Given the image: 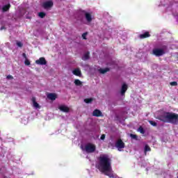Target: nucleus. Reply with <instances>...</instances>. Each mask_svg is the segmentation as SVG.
Returning a JSON list of instances; mask_svg holds the SVG:
<instances>
[{
	"label": "nucleus",
	"mask_w": 178,
	"mask_h": 178,
	"mask_svg": "<svg viewBox=\"0 0 178 178\" xmlns=\"http://www.w3.org/2000/svg\"><path fill=\"white\" fill-rule=\"evenodd\" d=\"M74 84H75V86H82L83 82H81V81H80L79 79H75Z\"/></svg>",
	"instance_id": "20"
},
{
	"label": "nucleus",
	"mask_w": 178,
	"mask_h": 178,
	"mask_svg": "<svg viewBox=\"0 0 178 178\" xmlns=\"http://www.w3.org/2000/svg\"><path fill=\"white\" fill-rule=\"evenodd\" d=\"M42 6L44 9H49L54 6V2L52 1H48L43 3Z\"/></svg>",
	"instance_id": "6"
},
{
	"label": "nucleus",
	"mask_w": 178,
	"mask_h": 178,
	"mask_svg": "<svg viewBox=\"0 0 178 178\" xmlns=\"http://www.w3.org/2000/svg\"><path fill=\"white\" fill-rule=\"evenodd\" d=\"M153 55H155V56H162L163 55H165V50L163 49H154L152 50Z\"/></svg>",
	"instance_id": "4"
},
{
	"label": "nucleus",
	"mask_w": 178,
	"mask_h": 178,
	"mask_svg": "<svg viewBox=\"0 0 178 178\" xmlns=\"http://www.w3.org/2000/svg\"><path fill=\"white\" fill-rule=\"evenodd\" d=\"M83 60H88L90 59V52H86L82 57Z\"/></svg>",
	"instance_id": "17"
},
{
	"label": "nucleus",
	"mask_w": 178,
	"mask_h": 178,
	"mask_svg": "<svg viewBox=\"0 0 178 178\" xmlns=\"http://www.w3.org/2000/svg\"><path fill=\"white\" fill-rule=\"evenodd\" d=\"M92 101H94V99L92 98L84 99V102H86V104H91Z\"/></svg>",
	"instance_id": "21"
},
{
	"label": "nucleus",
	"mask_w": 178,
	"mask_h": 178,
	"mask_svg": "<svg viewBox=\"0 0 178 178\" xmlns=\"http://www.w3.org/2000/svg\"><path fill=\"white\" fill-rule=\"evenodd\" d=\"M32 102L35 108H40V104L35 102V97L32 98Z\"/></svg>",
	"instance_id": "19"
},
{
	"label": "nucleus",
	"mask_w": 178,
	"mask_h": 178,
	"mask_svg": "<svg viewBox=\"0 0 178 178\" xmlns=\"http://www.w3.org/2000/svg\"><path fill=\"white\" fill-rule=\"evenodd\" d=\"M6 79H7L8 80H13V76H12V75H8V76H6Z\"/></svg>",
	"instance_id": "29"
},
{
	"label": "nucleus",
	"mask_w": 178,
	"mask_h": 178,
	"mask_svg": "<svg viewBox=\"0 0 178 178\" xmlns=\"http://www.w3.org/2000/svg\"><path fill=\"white\" fill-rule=\"evenodd\" d=\"M101 140H105V134H102L100 137Z\"/></svg>",
	"instance_id": "32"
},
{
	"label": "nucleus",
	"mask_w": 178,
	"mask_h": 178,
	"mask_svg": "<svg viewBox=\"0 0 178 178\" xmlns=\"http://www.w3.org/2000/svg\"><path fill=\"white\" fill-rule=\"evenodd\" d=\"M58 109L61 111V112H65V113H67L70 111V108L65 105H61L58 106Z\"/></svg>",
	"instance_id": "8"
},
{
	"label": "nucleus",
	"mask_w": 178,
	"mask_h": 178,
	"mask_svg": "<svg viewBox=\"0 0 178 178\" xmlns=\"http://www.w3.org/2000/svg\"><path fill=\"white\" fill-rule=\"evenodd\" d=\"M177 178H178V175H177Z\"/></svg>",
	"instance_id": "34"
},
{
	"label": "nucleus",
	"mask_w": 178,
	"mask_h": 178,
	"mask_svg": "<svg viewBox=\"0 0 178 178\" xmlns=\"http://www.w3.org/2000/svg\"><path fill=\"white\" fill-rule=\"evenodd\" d=\"M99 164L97 168L100 172L110 178H113L112 173V163L111 158L107 154H102L99 158Z\"/></svg>",
	"instance_id": "1"
},
{
	"label": "nucleus",
	"mask_w": 178,
	"mask_h": 178,
	"mask_svg": "<svg viewBox=\"0 0 178 178\" xmlns=\"http://www.w3.org/2000/svg\"><path fill=\"white\" fill-rule=\"evenodd\" d=\"M46 15L47 14H45V13H44V12H40V13H38V16L41 19H44V17H45Z\"/></svg>",
	"instance_id": "23"
},
{
	"label": "nucleus",
	"mask_w": 178,
	"mask_h": 178,
	"mask_svg": "<svg viewBox=\"0 0 178 178\" xmlns=\"http://www.w3.org/2000/svg\"><path fill=\"white\" fill-rule=\"evenodd\" d=\"M85 18L88 23H91L92 22V16L89 13H85Z\"/></svg>",
	"instance_id": "10"
},
{
	"label": "nucleus",
	"mask_w": 178,
	"mask_h": 178,
	"mask_svg": "<svg viewBox=\"0 0 178 178\" xmlns=\"http://www.w3.org/2000/svg\"><path fill=\"white\" fill-rule=\"evenodd\" d=\"M109 70L110 69L108 67H106L104 69H102V68L99 69V73H101V74H105V73L109 72Z\"/></svg>",
	"instance_id": "15"
},
{
	"label": "nucleus",
	"mask_w": 178,
	"mask_h": 178,
	"mask_svg": "<svg viewBox=\"0 0 178 178\" xmlns=\"http://www.w3.org/2000/svg\"><path fill=\"white\" fill-rule=\"evenodd\" d=\"M130 137H131V138H132L133 140H136V141H138V136H137L136 134H131Z\"/></svg>",
	"instance_id": "22"
},
{
	"label": "nucleus",
	"mask_w": 178,
	"mask_h": 178,
	"mask_svg": "<svg viewBox=\"0 0 178 178\" xmlns=\"http://www.w3.org/2000/svg\"><path fill=\"white\" fill-rule=\"evenodd\" d=\"M24 63L26 66H30L31 65L30 60L27 58L25 60Z\"/></svg>",
	"instance_id": "25"
},
{
	"label": "nucleus",
	"mask_w": 178,
	"mask_h": 178,
	"mask_svg": "<svg viewBox=\"0 0 178 178\" xmlns=\"http://www.w3.org/2000/svg\"><path fill=\"white\" fill-rule=\"evenodd\" d=\"M72 73L74 76H78L79 77L81 76V71L79 68L74 70Z\"/></svg>",
	"instance_id": "14"
},
{
	"label": "nucleus",
	"mask_w": 178,
	"mask_h": 178,
	"mask_svg": "<svg viewBox=\"0 0 178 178\" xmlns=\"http://www.w3.org/2000/svg\"><path fill=\"white\" fill-rule=\"evenodd\" d=\"M9 9H10V3L3 6V8H2L3 12H8V10H9Z\"/></svg>",
	"instance_id": "16"
},
{
	"label": "nucleus",
	"mask_w": 178,
	"mask_h": 178,
	"mask_svg": "<svg viewBox=\"0 0 178 178\" xmlns=\"http://www.w3.org/2000/svg\"><path fill=\"white\" fill-rule=\"evenodd\" d=\"M92 116H95L96 118H99V117L102 116V112H101V111H99L98 109H95L92 112Z\"/></svg>",
	"instance_id": "11"
},
{
	"label": "nucleus",
	"mask_w": 178,
	"mask_h": 178,
	"mask_svg": "<svg viewBox=\"0 0 178 178\" xmlns=\"http://www.w3.org/2000/svg\"><path fill=\"white\" fill-rule=\"evenodd\" d=\"M138 131H139L141 134H144L145 133V131L143 127H139Z\"/></svg>",
	"instance_id": "24"
},
{
	"label": "nucleus",
	"mask_w": 178,
	"mask_h": 178,
	"mask_svg": "<svg viewBox=\"0 0 178 178\" xmlns=\"http://www.w3.org/2000/svg\"><path fill=\"white\" fill-rule=\"evenodd\" d=\"M87 34H88V33H87V32L82 34V38L83 40H87Z\"/></svg>",
	"instance_id": "26"
},
{
	"label": "nucleus",
	"mask_w": 178,
	"mask_h": 178,
	"mask_svg": "<svg viewBox=\"0 0 178 178\" xmlns=\"http://www.w3.org/2000/svg\"><path fill=\"white\" fill-rule=\"evenodd\" d=\"M149 124H152V126H154V127H156L157 126V124L156 122L152 121V120H150L149 121Z\"/></svg>",
	"instance_id": "27"
},
{
	"label": "nucleus",
	"mask_w": 178,
	"mask_h": 178,
	"mask_svg": "<svg viewBox=\"0 0 178 178\" xmlns=\"http://www.w3.org/2000/svg\"><path fill=\"white\" fill-rule=\"evenodd\" d=\"M127 84L123 83L121 88V95H124L126 94V91H127Z\"/></svg>",
	"instance_id": "12"
},
{
	"label": "nucleus",
	"mask_w": 178,
	"mask_h": 178,
	"mask_svg": "<svg viewBox=\"0 0 178 178\" xmlns=\"http://www.w3.org/2000/svg\"><path fill=\"white\" fill-rule=\"evenodd\" d=\"M170 86H177V81H172L170 83Z\"/></svg>",
	"instance_id": "30"
},
{
	"label": "nucleus",
	"mask_w": 178,
	"mask_h": 178,
	"mask_svg": "<svg viewBox=\"0 0 178 178\" xmlns=\"http://www.w3.org/2000/svg\"><path fill=\"white\" fill-rule=\"evenodd\" d=\"M36 65H47V60H45V58L41 57L38 60H35Z\"/></svg>",
	"instance_id": "7"
},
{
	"label": "nucleus",
	"mask_w": 178,
	"mask_h": 178,
	"mask_svg": "<svg viewBox=\"0 0 178 178\" xmlns=\"http://www.w3.org/2000/svg\"><path fill=\"white\" fill-rule=\"evenodd\" d=\"M17 45L19 48H22L23 47V43H22V42H17Z\"/></svg>",
	"instance_id": "28"
},
{
	"label": "nucleus",
	"mask_w": 178,
	"mask_h": 178,
	"mask_svg": "<svg viewBox=\"0 0 178 178\" xmlns=\"http://www.w3.org/2000/svg\"><path fill=\"white\" fill-rule=\"evenodd\" d=\"M115 147L118 149H123L125 147L124 142L122 139H118L115 143Z\"/></svg>",
	"instance_id": "5"
},
{
	"label": "nucleus",
	"mask_w": 178,
	"mask_h": 178,
	"mask_svg": "<svg viewBox=\"0 0 178 178\" xmlns=\"http://www.w3.org/2000/svg\"><path fill=\"white\" fill-rule=\"evenodd\" d=\"M4 29H5V26H1V30H4Z\"/></svg>",
	"instance_id": "33"
},
{
	"label": "nucleus",
	"mask_w": 178,
	"mask_h": 178,
	"mask_svg": "<svg viewBox=\"0 0 178 178\" xmlns=\"http://www.w3.org/2000/svg\"><path fill=\"white\" fill-rule=\"evenodd\" d=\"M47 98L49 99H51V101H55V99H56L57 98V96H56V94L55 93H49L47 95Z\"/></svg>",
	"instance_id": "13"
},
{
	"label": "nucleus",
	"mask_w": 178,
	"mask_h": 178,
	"mask_svg": "<svg viewBox=\"0 0 178 178\" xmlns=\"http://www.w3.org/2000/svg\"><path fill=\"white\" fill-rule=\"evenodd\" d=\"M22 56L23 58H24L25 60L27 59V56L26 55V53H23Z\"/></svg>",
	"instance_id": "31"
},
{
	"label": "nucleus",
	"mask_w": 178,
	"mask_h": 178,
	"mask_svg": "<svg viewBox=\"0 0 178 178\" xmlns=\"http://www.w3.org/2000/svg\"><path fill=\"white\" fill-rule=\"evenodd\" d=\"M151 152V147H149V145H145L144 150L145 155H147V152Z\"/></svg>",
	"instance_id": "18"
},
{
	"label": "nucleus",
	"mask_w": 178,
	"mask_h": 178,
	"mask_svg": "<svg viewBox=\"0 0 178 178\" xmlns=\"http://www.w3.org/2000/svg\"><path fill=\"white\" fill-rule=\"evenodd\" d=\"M95 149H97V147L92 143H88L85 145V150L88 154H92V152H95Z\"/></svg>",
	"instance_id": "3"
},
{
	"label": "nucleus",
	"mask_w": 178,
	"mask_h": 178,
	"mask_svg": "<svg viewBox=\"0 0 178 178\" xmlns=\"http://www.w3.org/2000/svg\"><path fill=\"white\" fill-rule=\"evenodd\" d=\"M159 120L164 123H172V124H178V114L172 112H165L158 117Z\"/></svg>",
	"instance_id": "2"
},
{
	"label": "nucleus",
	"mask_w": 178,
	"mask_h": 178,
	"mask_svg": "<svg viewBox=\"0 0 178 178\" xmlns=\"http://www.w3.org/2000/svg\"><path fill=\"white\" fill-rule=\"evenodd\" d=\"M149 37H151V34H149L148 31H145L144 33L139 35L140 40H144V38H148Z\"/></svg>",
	"instance_id": "9"
}]
</instances>
